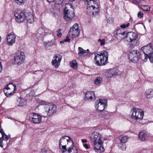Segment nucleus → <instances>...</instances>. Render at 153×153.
<instances>
[{"mask_svg":"<svg viewBox=\"0 0 153 153\" xmlns=\"http://www.w3.org/2000/svg\"><path fill=\"white\" fill-rule=\"evenodd\" d=\"M16 90V86L15 85L10 83L7 85L4 90V92L7 97L13 95Z\"/></svg>","mask_w":153,"mask_h":153,"instance_id":"9d476101","label":"nucleus"},{"mask_svg":"<svg viewBox=\"0 0 153 153\" xmlns=\"http://www.w3.org/2000/svg\"><path fill=\"white\" fill-rule=\"evenodd\" d=\"M45 46L47 45H46V43L45 44Z\"/></svg>","mask_w":153,"mask_h":153,"instance_id":"69168bd1","label":"nucleus"},{"mask_svg":"<svg viewBox=\"0 0 153 153\" xmlns=\"http://www.w3.org/2000/svg\"><path fill=\"white\" fill-rule=\"evenodd\" d=\"M147 59L149 58L150 62L152 63H153V54L147 56Z\"/></svg>","mask_w":153,"mask_h":153,"instance_id":"e433bc0d","label":"nucleus"},{"mask_svg":"<svg viewBox=\"0 0 153 153\" xmlns=\"http://www.w3.org/2000/svg\"><path fill=\"white\" fill-rule=\"evenodd\" d=\"M16 35L14 33L9 34L7 37V42L9 45H12L15 43Z\"/></svg>","mask_w":153,"mask_h":153,"instance_id":"a211bd4d","label":"nucleus"},{"mask_svg":"<svg viewBox=\"0 0 153 153\" xmlns=\"http://www.w3.org/2000/svg\"><path fill=\"white\" fill-rule=\"evenodd\" d=\"M65 41H64V40H63V41H60V43H61V44H62V43H64Z\"/></svg>","mask_w":153,"mask_h":153,"instance_id":"bf43d9fd","label":"nucleus"},{"mask_svg":"<svg viewBox=\"0 0 153 153\" xmlns=\"http://www.w3.org/2000/svg\"><path fill=\"white\" fill-rule=\"evenodd\" d=\"M11 91H13V90H7V93H10V92H12Z\"/></svg>","mask_w":153,"mask_h":153,"instance_id":"052dcab7","label":"nucleus"},{"mask_svg":"<svg viewBox=\"0 0 153 153\" xmlns=\"http://www.w3.org/2000/svg\"><path fill=\"white\" fill-rule=\"evenodd\" d=\"M130 113L131 118L134 120L140 121L143 118L144 112L140 108L134 107L131 110Z\"/></svg>","mask_w":153,"mask_h":153,"instance_id":"20e7f679","label":"nucleus"},{"mask_svg":"<svg viewBox=\"0 0 153 153\" xmlns=\"http://www.w3.org/2000/svg\"><path fill=\"white\" fill-rule=\"evenodd\" d=\"M66 152L64 153H78L76 147L74 146V143L72 139H70L68 142Z\"/></svg>","mask_w":153,"mask_h":153,"instance_id":"dca6fc26","label":"nucleus"},{"mask_svg":"<svg viewBox=\"0 0 153 153\" xmlns=\"http://www.w3.org/2000/svg\"><path fill=\"white\" fill-rule=\"evenodd\" d=\"M62 56L59 54L54 55L52 60L51 64L55 68H57L60 65Z\"/></svg>","mask_w":153,"mask_h":153,"instance_id":"4468645a","label":"nucleus"},{"mask_svg":"<svg viewBox=\"0 0 153 153\" xmlns=\"http://www.w3.org/2000/svg\"><path fill=\"white\" fill-rule=\"evenodd\" d=\"M117 35L118 36L121 38L124 39L126 38V33L121 28L118 29L117 30Z\"/></svg>","mask_w":153,"mask_h":153,"instance_id":"412c9836","label":"nucleus"},{"mask_svg":"<svg viewBox=\"0 0 153 153\" xmlns=\"http://www.w3.org/2000/svg\"><path fill=\"white\" fill-rule=\"evenodd\" d=\"M86 51V52H87L88 51H89V50L88 49H87Z\"/></svg>","mask_w":153,"mask_h":153,"instance_id":"0e129e2a","label":"nucleus"},{"mask_svg":"<svg viewBox=\"0 0 153 153\" xmlns=\"http://www.w3.org/2000/svg\"><path fill=\"white\" fill-rule=\"evenodd\" d=\"M113 21L114 20L112 17H109L107 19V22L109 24L112 23L113 22Z\"/></svg>","mask_w":153,"mask_h":153,"instance_id":"c03bdc74","label":"nucleus"},{"mask_svg":"<svg viewBox=\"0 0 153 153\" xmlns=\"http://www.w3.org/2000/svg\"><path fill=\"white\" fill-rule=\"evenodd\" d=\"M44 109L47 115L50 116L55 113L56 107L54 105L48 103L45 105Z\"/></svg>","mask_w":153,"mask_h":153,"instance_id":"9b49d317","label":"nucleus"},{"mask_svg":"<svg viewBox=\"0 0 153 153\" xmlns=\"http://www.w3.org/2000/svg\"><path fill=\"white\" fill-rule=\"evenodd\" d=\"M3 139L0 137V146L2 148L3 147Z\"/></svg>","mask_w":153,"mask_h":153,"instance_id":"de8ad7c7","label":"nucleus"},{"mask_svg":"<svg viewBox=\"0 0 153 153\" xmlns=\"http://www.w3.org/2000/svg\"><path fill=\"white\" fill-rule=\"evenodd\" d=\"M25 56L24 53L22 51H18L14 56V64L20 65L24 62Z\"/></svg>","mask_w":153,"mask_h":153,"instance_id":"6e6552de","label":"nucleus"},{"mask_svg":"<svg viewBox=\"0 0 153 153\" xmlns=\"http://www.w3.org/2000/svg\"><path fill=\"white\" fill-rule=\"evenodd\" d=\"M84 147L86 149H88L90 148V145L87 144H83Z\"/></svg>","mask_w":153,"mask_h":153,"instance_id":"09e8293b","label":"nucleus"},{"mask_svg":"<svg viewBox=\"0 0 153 153\" xmlns=\"http://www.w3.org/2000/svg\"><path fill=\"white\" fill-rule=\"evenodd\" d=\"M29 118L30 120L34 123H39L41 122L42 120V117L41 116L35 113H32L30 114Z\"/></svg>","mask_w":153,"mask_h":153,"instance_id":"ddd939ff","label":"nucleus"},{"mask_svg":"<svg viewBox=\"0 0 153 153\" xmlns=\"http://www.w3.org/2000/svg\"><path fill=\"white\" fill-rule=\"evenodd\" d=\"M63 0H55V2L56 4L58 5L61 4L63 2Z\"/></svg>","mask_w":153,"mask_h":153,"instance_id":"ea45409f","label":"nucleus"},{"mask_svg":"<svg viewBox=\"0 0 153 153\" xmlns=\"http://www.w3.org/2000/svg\"><path fill=\"white\" fill-rule=\"evenodd\" d=\"M78 54L80 56H85L88 54L86 51L81 47H79L78 48Z\"/></svg>","mask_w":153,"mask_h":153,"instance_id":"cd10ccee","label":"nucleus"},{"mask_svg":"<svg viewBox=\"0 0 153 153\" xmlns=\"http://www.w3.org/2000/svg\"><path fill=\"white\" fill-rule=\"evenodd\" d=\"M73 28H74L76 29L79 30V25L77 23L75 24L72 27Z\"/></svg>","mask_w":153,"mask_h":153,"instance_id":"49530a36","label":"nucleus"},{"mask_svg":"<svg viewBox=\"0 0 153 153\" xmlns=\"http://www.w3.org/2000/svg\"><path fill=\"white\" fill-rule=\"evenodd\" d=\"M17 104L19 106H23L26 105L27 102L25 99L19 98L17 100Z\"/></svg>","mask_w":153,"mask_h":153,"instance_id":"b1692460","label":"nucleus"},{"mask_svg":"<svg viewBox=\"0 0 153 153\" xmlns=\"http://www.w3.org/2000/svg\"><path fill=\"white\" fill-rule=\"evenodd\" d=\"M85 99L87 100L92 101L94 100L95 96L94 93L92 91H89L86 92L85 94Z\"/></svg>","mask_w":153,"mask_h":153,"instance_id":"6ab92c4d","label":"nucleus"},{"mask_svg":"<svg viewBox=\"0 0 153 153\" xmlns=\"http://www.w3.org/2000/svg\"><path fill=\"white\" fill-rule=\"evenodd\" d=\"M2 70V67L1 62H0V73L1 72Z\"/></svg>","mask_w":153,"mask_h":153,"instance_id":"4d7b16f0","label":"nucleus"},{"mask_svg":"<svg viewBox=\"0 0 153 153\" xmlns=\"http://www.w3.org/2000/svg\"><path fill=\"white\" fill-rule=\"evenodd\" d=\"M98 41L100 42L101 45H104L105 44V40L104 39H99Z\"/></svg>","mask_w":153,"mask_h":153,"instance_id":"58836bf2","label":"nucleus"},{"mask_svg":"<svg viewBox=\"0 0 153 153\" xmlns=\"http://www.w3.org/2000/svg\"><path fill=\"white\" fill-rule=\"evenodd\" d=\"M141 50L145 55V57L143 61L145 62L147 61V56L153 54V47L152 44L150 43L147 45L142 47Z\"/></svg>","mask_w":153,"mask_h":153,"instance_id":"0eeeda50","label":"nucleus"},{"mask_svg":"<svg viewBox=\"0 0 153 153\" xmlns=\"http://www.w3.org/2000/svg\"><path fill=\"white\" fill-rule=\"evenodd\" d=\"M1 134V138L5 141H7L8 140V137L4 132V131L0 133Z\"/></svg>","mask_w":153,"mask_h":153,"instance_id":"2f4dec72","label":"nucleus"},{"mask_svg":"<svg viewBox=\"0 0 153 153\" xmlns=\"http://www.w3.org/2000/svg\"><path fill=\"white\" fill-rule=\"evenodd\" d=\"M81 141L83 143H86L87 142V140L86 139H82L81 140Z\"/></svg>","mask_w":153,"mask_h":153,"instance_id":"864d4df0","label":"nucleus"},{"mask_svg":"<svg viewBox=\"0 0 153 153\" xmlns=\"http://www.w3.org/2000/svg\"><path fill=\"white\" fill-rule=\"evenodd\" d=\"M25 12L21 10H16L14 13L15 19L16 22L21 23L25 20Z\"/></svg>","mask_w":153,"mask_h":153,"instance_id":"f8f14e48","label":"nucleus"},{"mask_svg":"<svg viewBox=\"0 0 153 153\" xmlns=\"http://www.w3.org/2000/svg\"><path fill=\"white\" fill-rule=\"evenodd\" d=\"M70 139H72L69 137L65 136L62 137L60 140L59 147L62 153L66 152L67 144Z\"/></svg>","mask_w":153,"mask_h":153,"instance_id":"39448f33","label":"nucleus"},{"mask_svg":"<svg viewBox=\"0 0 153 153\" xmlns=\"http://www.w3.org/2000/svg\"><path fill=\"white\" fill-rule=\"evenodd\" d=\"M140 53L136 50H134L130 51L128 54V56L129 60L134 63L137 62L140 58Z\"/></svg>","mask_w":153,"mask_h":153,"instance_id":"423d86ee","label":"nucleus"},{"mask_svg":"<svg viewBox=\"0 0 153 153\" xmlns=\"http://www.w3.org/2000/svg\"><path fill=\"white\" fill-rule=\"evenodd\" d=\"M36 72H37V74H41L42 75L43 74V72L42 71H37Z\"/></svg>","mask_w":153,"mask_h":153,"instance_id":"6e6d98bb","label":"nucleus"},{"mask_svg":"<svg viewBox=\"0 0 153 153\" xmlns=\"http://www.w3.org/2000/svg\"><path fill=\"white\" fill-rule=\"evenodd\" d=\"M149 22H150L151 21V20L150 19H149Z\"/></svg>","mask_w":153,"mask_h":153,"instance_id":"e2e57ef3","label":"nucleus"},{"mask_svg":"<svg viewBox=\"0 0 153 153\" xmlns=\"http://www.w3.org/2000/svg\"><path fill=\"white\" fill-rule=\"evenodd\" d=\"M147 133L146 131H143L140 132L139 134V137L142 140H144L147 137Z\"/></svg>","mask_w":153,"mask_h":153,"instance_id":"c85d7f7f","label":"nucleus"},{"mask_svg":"<svg viewBox=\"0 0 153 153\" xmlns=\"http://www.w3.org/2000/svg\"><path fill=\"white\" fill-rule=\"evenodd\" d=\"M64 12V18L67 22L71 21L74 16L72 6L70 3L65 4Z\"/></svg>","mask_w":153,"mask_h":153,"instance_id":"7ed1b4c3","label":"nucleus"},{"mask_svg":"<svg viewBox=\"0 0 153 153\" xmlns=\"http://www.w3.org/2000/svg\"><path fill=\"white\" fill-rule=\"evenodd\" d=\"M69 33L70 35H72L73 38H74L78 36L79 33V30H70Z\"/></svg>","mask_w":153,"mask_h":153,"instance_id":"c756f323","label":"nucleus"},{"mask_svg":"<svg viewBox=\"0 0 153 153\" xmlns=\"http://www.w3.org/2000/svg\"><path fill=\"white\" fill-rule=\"evenodd\" d=\"M122 146L120 147V148L122 150H125L126 149V146L125 143H123Z\"/></svg>","mask_w":153,"mask_h":153,"instance_id":"37998d69","label":"nucleus"},{"mask_svg":"<svg viewBox=\"0 0 153 153\" xmlns=\"http://www.w3.org/2000/svg\"><path fill=\"white\" fill-rule=\"evenodd\" d=\"M46 45L49 46H51L54 45H55V39H53L51 40L48 41L46 42Z\"/></svg>","mask_w":153,"mask_h":153,"instance_id":"72a5a7b5","label":"nucleus"},{"mask_svg":"<svg viewBox=\"0 0 153 153\" xmlns=\"http://www.w3.org/2000/svg\"><path fill=\"white\" fill-rule=\"evenodd\" d=\"M25 19L30 23H33L34 22V18L33 14L31 12H25Z\"/></svg>","mask_w":153,"mask_h":153,"instance_id":"aec40b11","label":"nucleus"},{"mask_svg":"<svg viewBox=\"0 0 153 153\" xmlns=\"http://www.w3.org/2000/svg\"><path fill=\"white\" fill-rule=\"evenodd\" d=\"M88 6L87 12L90 16L98 15L99 11V5L97 1L87 0Z\"/></svg>","mask_w":153,"mask_h":153,"instance_id":"f03ea898","label":"nucleus"},{"mask_svg":"<svg viewBox=\"0 0 153 153\" xmlns=\"http://www.w3.org/2000/svg\"><path fill=\"white\" fill-rule=\"evenodd\" d=\"M142 9L145 11H148L150 10V7L148 5H142L141 6Z\"/></svg>","mask_w":153,"mask_h":153,"instance_id":"f704fd0d","label":"nucleus"},{"mask_svg":"<svg viewBox=\"0 0 153 153\" xmlns=\"http://www.w3.org/2000/svg\"><path fill=\"white\" fill-rule=\"evenodd\" d=\"M117 74V72L115 71L114 70L111 69L106 71L105 73V75L107 77L109 78Z\"/></svg>","mask_w":153,"mask_h":153,"instance_id":"393cba45","label":"nucleus"},{"mask_svg":"<svg viewBox=\"0 0 153 153\" xmlns=\"http://www.w3.org/2000/svg\"><path fill=\"white\" fill-rule=\"evenodd\" d=\"M70 65L71 67L75 69L77 67V63L76 61L74 60L70 62Z\"/></svg>","mask_w":153,"mask_h":153,"instance_id":"7c9ffc66","label":"nucleus"},{"mask_svg":"<svg viewBox=\"0 0 153 153\" xmlns=\"http://www.w3.org/2000/svg\"><path fill=\"white\" fill-rule=\"evenodd\" d=\"M45 30L47 32V34L48 33H51L50 32L51 31L49 29L45 28Z\"/></svg>","mask_w":153,"mask_h":153,"instance_id":"603ef678","label":"nucleus"},{"mask_svg":"<svg viewBox=\"0 0 153 153\" xmlns=\"http://www.w3.org/2000/svg\"><path fill=\"white\" fill-rule=\"evenodd\" d=\"M70 1L73 2L75 0H69Z\"/></svg>","mask_w":153,"mask_h":153,"instance_id":"680f3d73","label":"nucleus"},{"mask_svg":"<svg viewBox=\"0 0 153 153\" xmlns=\"http://www.w3.org/2000/svg\"><path fill=\"white\" fill-rule=\"evenodd\" d=\"M137 16L140 19L143 17V13L141 11H140L138 13Z\"/></svg>","mask_w":153,"mask_h":153,"instance_id":"79ce46f5","label":"nucleus"},{"mask_svg":"<svg viewBox=\"0 0 153 153\" xmlns=\"http://www.w3.org/2000/svg\"><path fill=\"white\" fill-rule=\"evenodd\" d=\"M15 2L18 5H22L24 4L25 0H14Z\"/></svg>","mask_w":153,"mask_h":153,"instance_id":"473e14b6","label":"nucleus"},{"mask_svg":"<svg viewBox=\"0 0 153 153\" xmlns=\"http://www.w3.org/2000/svg\"><path fill=\"white\" fill-rule=\"evenodd\" d=\"M47 35V32L45 29L42 28H40L39 29L37 33L36 34L37 36L41 37Z\"/></svg>","mask_w":153,"mask_h":153,"instance_id":"a878e982","label":"nucleus"},{"mask_svg":"<svg viewBox=\"0 0 153 153\" xmlns=\"http://www.w3.org/2000/svg\"><path fill=\"white\" fill-rule=\"evenodd\" d=\"M129 138V137L127 136L121 135L119 137V139L121 143H126Z\"/></svg>","mask_w":153,"mask_h":153,"instance_id":"bb28decb","label":"nucleus"},{"mask_svg":"<svg viewBox=\"0 0 153 153\" xmlns=\"http://www.w3.org/2000/svg\"><path fill=\"white\" fill-rule=\"evenodd\" d=\"M126 37L129 39V42L131 44L133 45L137 42V39L138 37L137 34L135 32H131L126 34Z\"/></svg>","mask_w":153,"mask_h":153,"instance_id":"f3484780","label":"nucleus"},{"mask_svg":"<svg viewBox=\"0 0 153 153\" xmlns=\"http://www.w3.org/2000/svg\"><path fill=\"white\" fill-rule=\"evenodd\" d=\"M101 59H100V66L105 65L107 63L108 59V52L106 51L100 52Z\"/></svg>","mask_w":153,"mask_h":153,"instance_id":"2eb2a0df","label":"nucleus"},{"mask_svg":"<svg viewBox=\"0 0 153 153\" xmlns=\"http://www.w3.org/2000/svg\"><path fill=\"white\" fill-rule=\"evenodd\" d=\"M145 95L147 98L150 99L153 97V89L151 88L146 90L145 91Z\"/></svg>","mask_w":153,"mask_h":153,"instance_id":"5701e85b","label":"nucleus"},{"mask_svg":"<svg viewBox=\"0 0 153 153\" xmlns=\"http://www.w3.org/2000/svg\"><path fill=\"white\" fill-rule=\"evenodd\" d=\"M94 82L95 84L98 85L102 82V79L100 77H97L95 80Z\"/></svg>","mask_w":153,"mask_h":153,"instance_id":"c9c22d12","label":"nucleus"},{"mask_svg":"<svg viewBox=\"0 0 153 153\" xmlns=\"http://www.w3.org/2000/svg\"><path fill=\"white\" fill-rule=\"evenodd\" d=\"M41 152L42 153H47V150L44 148L42 149Z\"/></svg>","mask_w":153,"mask_h":153,"instance_id":"8fccbe9b","label":"nucleus"},{"mask_svg":"<svg viewBox=\"0 0 153 153\" xmlns=\"http://www.w3.org/2000/svg\"><path fill=\"white\" fill-rule=\"evenodd\" d=\"M38 102L41 105H45L47 104L46 102L45 101H44L41 100H38Z\"/></svg>","mask_w":153,"mask_h":153,"instance_id":"4c0bfd02","label":"nucleus"},{"mask_svg":"<svg viewBox=\"0 0 153 153\" xmlns=\"http://www.w3.org/2000/svg\"><path fill=\"white\" fill-rule=\"evenodd\" d=\"M90 140L93 143L94 149L95 151L99 153L104 152V148L103 146L102 135L99 132H94L91 134Z\"/></svg>","mask_w":153,"mask_h":153,"instance_id":"f257e3e1","label":"nucleus"},{"mask_svg":"<svg viewBox=\"0 0 153 153\" xmlns=\"http://www.w3.org/2000/svg\"><path fill=\"white\" fill-rule=\"evenodd\" d=\"M95 57L94 58V60L95 64L97 65L100 66V59H101L100 52H98L97 53H96L94 54Z\"/></svg>","mask_w":153,"mask_h":153,"instance_id":"4be33fe9","label":"nucleus"},{"mask_svg":"<svg viewBox=\"0 0 153 153\" xmlns=\"http://www.w3.org/2000/svg\"><path fill=\"white\" fill-rule=\"evenodd\" d=\"M130 25V24L129 23H127L126 25L125 24L121 25L120 26V27L122 28H125L126 27H128Z\"/></svg>","mask_w":153,"mask_h":153,"instance_id":"a19ab883","label":"nucleus"},{"mask_svg":"<svg viewBox=\"0 0 153 153\" xmlns=\"http://www.w3.org/2000/svg\"><path fill=\"white\" fill-rule=\"evenodd\" d=\"M60 31L61 30L60 29H58L57 31V35L58 37H61L62 35V34Z\"/></svg>","mask_w":153,"mask_h":153,"instance_id":"a18cd8bd","label":"nucleus"},{"mask_svg":"<svg viewBox=\"0 0 153 153\" xmlns=\"http://www.w3.org/2000/svg\"><path fill=\"white\" fill-rule=\"evenodd\" d=\"M107 100L105 99L97 100L95 103V108L99 111H102L107 107Z\"/></svg>","mask_w":153,"mask_h":153,"instance_id":"1a4fd4ad","label":"nucleus"},{"mask_svg":"<svg viewBox=\"0 0 153 153\" xmlns=\"http://www.w3.org/2000/svg\"><path fill=\"white\" fill-rule=\"evenodd\" d=\"M78 30V29H76L74 28H73V27H72L70 29V30Z\"/></svg>","mask_w":153,"mask_h":153,"instance_id":"5fc2aeb1","label":"nucleus"},{"mask_svg":"<svg viewBox=\"0 0 153 153\" xmlns=\"http://www.w3.org/2000/svg\"><path fill=\"white\" fill-rule=\"evenodd\" d=\"M55 0H47L49 2H51L53 1H55Z\"/></svg>","mask_w":153,"mask_h":153,"instance_id":"13d9d810","label":"nucleus"},{"mask_svg":"<svg viewBox=\"0 0 153 153\" xmlns=\"http://www.w3.org/2000/svg\"><path fill=\"white\" fill-rule=\"evenodd\" d=\"M70 39H69V37L68 36H67L66 39L64 40V41L65 42H69L70 41Z\"/></svg>","mask_w":153,"mask_h":153,"instance_id":"3c124183","label":"nucleus"}]
</instances>
